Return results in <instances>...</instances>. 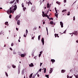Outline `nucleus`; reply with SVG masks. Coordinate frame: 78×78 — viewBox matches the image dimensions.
Here are the masks:
<instances>
[{
	"label": "nucleus",
	"mask_w": 78,
	"mask_h": 78,
	"mask_svg": "<svg viewBox=\"0 0 78 78\" xmlns=\"http://www.w3.org/2000/svg\"><path fill=\"white\" fill-rule=\"evenodd\" d=\"M14 9H12H12H11V8H10V9L7 10V14H9V13H12V14L14 12V11H16L17 9V5H15L14 6Z\"/></svg>",
	"instance_id": "nucleus-1"
},
{
	"label": "nucleus",
	"mask_w": 78,
	"mask_h": 78,
	"mask_svg": "<svg viewBox=\"0 0 78 78\" xmlns=\"http://www.w3.org/2000/svg\"><path fill=\"white\" fill-rule=\"evenodd\" d=\"M73 34H75V35H77L78 34V31H75L74 32H73Z\"/></svg>",
	"instance_id": "nucleus-2"
},
{
	"label": "nucleus",
	"mask_w": 78,
	"mask_h": 78,
	"mask_svg": "<svg viewBox=\"0 0 78 78\" xmlns=\"http://www.w3.org/2000/svg\"><path fill=\"white\" fill-rule=\"evenodd\" d=\"M19 17H20V16L17 15L15 18V19L16 20H18V19H19Z\"/></svg>",
	"instance_id": "nucleus-3"
},
{
	"label": "nucleus",
	"mask_w": 78,
	"mask_h": 78,
	"mask_svg": "<svg viewBox=\"0 0 78 78\" xmlns=\"http://www.w3.org/2000/svg\"><path fill=\"white\" fill-rule=\"evenodd\" d=\"M42 13L43 14V15L44 17H48V16L47 15V14L45 15V13H44V11H42Z\"/></svg>",
	"instance_id": "nucleus-4"
},
{
	"label": "nucleus",
	"mask_w": 78,
	"mask_h": 78,
	"mask_svg": "<svg viewBox=\"0 0 78 78\" xmlns=\"http://www.w3.org/2000/svg\"><path fill=\"white\" fill-rule=\"evenodd\" d=\"M42 42L43 43V45L44 44V37H43L41 39Z\"/></svg>",
	"instance_id": "nucleus-5"
},
{
	"label": "nucleus",
	"mask_w": 78,
	"mask_h": 78,
	"mask_svg": "<svg viewBox=\"0 0 78 78\" xmlns=\"http://www.w3.org/2000/svg\"><path fill=\"white\" fill-rule=\"evenodd\" d=\"M60 25H61V27L63 28V23L62 22H60Z\"/></svg>",
	"instance_id": "nucleus-6"
},
{
	"label": "nucleus",
	"mask_w": 78,
	"mask_h": 78,
	"mask_svg": "<svg viewBox=\"0 0 78 78\" xmlns=\"http://www.w3.org/2000/svg\"><path fill=\"white\" fill-rule=\"evenodd\" d=\"M29 66L30 67H34V65H33V63H31L30 65L29 64Z\"/></svg>",
	"instance_id": "nucleus-7"
},
{
	"label": "nucleus",
	"mask_w": 78,
	"mask_h": 78,
	"mask_svg": "<svg viewBox=\"0 0 78 78\" xmlns=\"http://www.w3.org/2000/svg\"><path fill=\"white\" fill-rule=\"evenodd\" d=\"M34 10H35V8L33 7H32L31 8V10L33 12L34 11Z\"/></svg>",
	"instance_id": "nucleus-8"
},
{
	"label": "nucleus",
	"mask_w": 78,
	"mask_h": 78,
	"mask_svg": "<svg viewBox=\"0 0 78 78\" xmlns=\"http://www.w3.org/2000/svg\"><path fill=\"white\" fill-rule=\"evenodd\" d=\"M51 69L50 70V72H49V73H52V72H53V68H51Z\"/></svg>",
	"instance_id": "nucleus-9"
},
{
	"label": "nucleus",
	"mask_w": 78,
	"mask_h": 78,
	"mask_svg": "<svg viewBox=\"0 0 78 78\" xmlns=\"http://www.w3.org/2000/svg\"><path fill=\"white\" fill-rule=\"evenodd\" d=\"M51 61L53 64V62H55V60L54 59H51Z\"/></svg>",
	"instance_id": "nucleus-10"
},
{
	"label": "nucleus",
	"mask_w": 78,
	"mask_h": 78,
	"mask_svg": "<svg viewBox=\"0 0 78 78\" xmlns=\"http://www.w3.org/2000/svg\"><path fill=\"white\" fill-rule=\"evenodd\" d=\"M15 1H16V0H13V1L10 2L9 3L10 4H11V3H12H12H14V2H15Z\"/></svg>",
	"instance_id": "nucleus-11"
},
{
	"label": "nucleus",
	"mask_w": 78,
	"mask_h": 78,
	"mask_svg": "<svg viewBox=\"0 0 78 78\" xmlns=\"http://www.w3.org/2000/svg\"><path fill=\"white\" fill-rule=\"evenodd\" d=\"M66 72V70H64V69H62L61 70V73H64Z\"/></svg>",
	"instance_id": "nucleus-12"
},
{
	"label": "nucleus",
	"mask_w": 78,
	"mask_h": 78,
	"mask_svg": "<svg viewBox=\"0 0 78 78\" xmlns=\"http://www.w3.org/2000/svg\"><path fill=\"white\" fill-rule=\"evenodd\" d=\"M21 56L23 58H24L25 57V55L23 54H22L21 55Z\"/></svg>",
	"instance_id": "nucleus-13"
},
{
	"label": "nucleus",
	"mask_w": 78,
	"mask_h": 78,
	"mask_svg": "<svg viewBox=\"0 0 78 78\" xmlns=\"http://www.w3.org/2000/svg\"><path fill=\"white\" fill-rule=\"evenodd\" d=\"M17 24L18 25H20V20H18L17 22Z\"/></svg>",
	"instance_id": "nucleus-14"
},
{
	"label": "nucleus",
	"mask_w": 78,
	"mask_h": 78,
	"mask_svg": "<svg viewBox=\"0 0 78 78\" xmlns=\"http://www.w3.org/2000/svg\"><path fill=\"white\" fill-rule=\"evenodd\" d=\"M49 5H50V4H49V3H48L47 4V8H49V7H50Z\"/></svg>",
	"instance_id": "nucleus-15"
},
{
	"label": "nucleus",
	"mask_w": 78,
	"mask_h": 78,
	"mask_svg": "<svg viewBox=\"0 0 78 78\" xmlns=\"http://www.w3.org/2000/svg\"><path fill=\"white\" fill-rule=\"evenodd\" d=\"M37 73L35 74L34 75L32 78H34V77H35V76H36V75H37Z\"/></svg>",
	"instance_id": "nucleus-16"
},
{
	"label": "nucleus",
	"mask_w": 78,
	"mask_h": 78,
	"mask_svg": "<svg viewBox=\"0 0 78 78\" xmlns=\"http://www.w3.org/2000/svg\"><path fill=\"white\" fill-rule=\"evenodd\" d=\"M33 75V73L31 74L29 76V78H31L32 77V76Z\"/></svg>",
	"instance_id": "nucleus-17"
},
{
	"label": "nucleus",
	"mask_w": 78,
	"mask_h": 78,
	"mask_svg": "<svg viewBox=\"0 0 78 78\" xmlns=\"http://www.w3.org/2000/svg\"><path fill=\"white\" fill-rule=\"evenodd\" d=\"M50 23L51 24V25H53V21L50 22Z\"/></svg>",
	"instance_id": "nucleus-18"
},
{
	"label": "nucleus",
	"mask_w": 78,
	"mask_h": 78,
	"mask_svg": "<svg viewBox=\"0 0 78 78\" xmlns=\"http://www.w3.org/2000/svg\"><path fill=\"white\" fill-rule=\"evenodd\" d=\"M74 76H75L76 78H78V75H74Z\"/></svg>",
	"instance_id": "nucleus-19"
},
{
	"label": "nucleus",
	"mask_w": 78,
	"mask_h": 78,
	"mask_svg": "<svg viewBox=\"0 0 78 78\" xmlns=\"http://www.w3.org/2000/svg\"><path fill=\"white\" fill-rule=\"evenodd\" d=\"M67 11V10L64 9L62 11V12H65V11Z\"/></svg>",
	"instance_id": "nucleus-20"
},
{
	"label": "nucleus",
	"mask_w": 78,
	"mask_h": 78,
	"mask_svg": "<svg viewBox=\"0 0 78 78\" xmlns=\"http://www.w3.org/2000/svg\"><path fill=\"white\" fill-rule=\"evenodd\" d=\"M27 9V8L26 7H23V9L24 11H25V9Z\"/></svg>",
	"instance_id": "nucleus-21"
},
{
	"label": "nucleus",
	"mask_w": 78,
	"mask_h": 78,
	"mask_svg": "<svg viewBox=\"0 0 78 78\" xmlns=\"http://www.w3.org/2000/svg\"><path fill=\"white\" fill-rule=\"evenodd\" d=\"M5 75L6 76H7L8 77V73L7 72H5Z\"/></svg>",
	"instance_id": "nucleus-22"
},
{
	"label": "nucleus",
	"mask_w": 78,
	"mask_h": 78,
	"mask_svg": "<svg viewBox=\"0 0 78 78\" xmlns=\"http://www.w3.org/2000/svg\"><path fill=\"white\" fill-rule=\"evenodd\" d=\"M12 67L13 68H16V66L14 65H12Z\"/></svg>",
	"instance_id": "nucleus-23"
},
{
	"label": "nucleus",
	"mask_w": 78,
	"mask_h": 78,
	"mask_svg": "<svg viewBox=\"0 0 78 78\" xmlns=\"http://www.w3.org/2000/svg\"><path fill=\"white\" fill-rule=\"evenodd\" d=\"M45 76H46V77H47V78H49V76H48V75H46Z\"/></svg>",
	"instance_id": "nucleus-24"
},
{
	"label": "nucleus",
	"mask_w": 78,
	"mask_h": 78,
	"mask_svg": "<svg viewBox=\"0 0 78 78\" xmlns=\"http://www.w3.org/2000/svg\"><path fill=\"white\" fill-rule=\"evenodd\" d=\"M28 3H29V4H30L31 5H32V3L30 1H29V2H28Z\"/></svg>",
	"instance_id": "nucleus-25"
},
{
	"label": "nucleus",
	"mask_w": 78,
	"mask_h": 78,
	"mask_svg": "<svg viewBox=\"0 0 78 78\" xmlns=\"http://www.w3.org/2000/svg\"><path fill=\"white\" fill-rule=\"evenodd\" d=\"M40 38H41V36L40 35H39L38 37V39L39 41L40 40Z\"/></svg>",
	"instance_id": "nucleus-26"
},
{
	"label": "nucleus",
	"mask_w": 78,
	"mask_h": 78,
	"mask_svg": "<svg viewBox=\"0 0 78 78\" xmlns=\"http://www.w3.org/2000/svg\"><path fill=\"white\" fill-rule=\"evenodd\" d=\"M46 30L47 33L48 35V29L47 28V27H46Z\"/></svg>",
	"instance_id": "nucleus-27"
},
{
	"label": "nucleus",
	"mask_w": 78,
	"mask_h": 78,
	"mask_svg": "<svg viewBox=\"0 0 78 78\" xmlns=\"http://www.w3.org/2000/svg\"><path fill=\"white\" fill-rule=\"evenodd\" d=\"M8 22H6L5 23V24L6 25H8Z\"/></svg>",
	"instance_id": "nucleus-28"
},
{
	"label": "nucleus",
	"mask_w": 78,
	"mask_h": 78,
	"mask_svg": "<svg viewBox=\"0 0 78 78\" xmlns=\"http://www.w3.org/2000/svg\"><path fill=\"white\" fill-rule=\"evenodd\" d=\"M24 4L23 3H22V6L23 8V7H24Z\"/></svg>",
	"instance_id": "nucleus-29"
},
{
	"label": "nucleus",
	"mask_w": 78,
	"mask_h": 78,
	"mask_svg": "<svg viewBox=\"0 0 78 78\" xmlns=\"http://www.w3.org/2000/svg\"><path fill=\"white\" fill-rule=\"evenodd\" d=\"M44 73H46V68H45L44 70Z\"/></svg>",
	"instance_id": "nucleus-30"
},
{
	"label": "nucleus",
	"mask_w": 78,
	"mask_h": 78,
	"mask_svg": "<svg viewBox=\"0 0 78 78\" xmlns=\"http://www.w3.org/2000/svg\"><path fill=\"white\" fill-rule=\"evenodd\" d=\"M66 30L64 32H63V33H62V34H63V33H66Z\"/></svg>",
	"instance_id": "nucleus-31"
},
{
	"label": "nucleus",
	"mask_w": 78,
	"mask_h": 78,
	"mask_svg": "<svg viewBox=\"0 0 78 78\" xmlns=\"http://www.w3.org/2000/svg\"><path fill=\"white\" fill-rule=\"evenodd\" d=\"M11 17H12V15H10L9 16V18H10V19H11Z\"/></svg>",
	"instance_id": "nucleus-32"
},
{
	"label": "nucleus",
	"mask_w": 78,
	"mask_h": 78,
	"mask_svg": "<svg viewBox=\"0 0 78 78\" xmlns=\"http://www.w3.org/2000/svg\"><path fill=\"white\" fill-rule=\"evenodd\" d=\"M55 16H56V17L58 18V14H57L56 13L55 14Z\"/></svg>",
	"instance_id": "nucleus-33"
},
{
	"label": "nucleus",
	"mask_w": 78,
	"mask_h": 78,
	"mask_svg": "<svg viewBox=\"0 0 78 78\" xmlns=\"http://www.w3.org/2000/svg\"><path fill=\"white\" fill-rule=\"evenodd\" d=\"M57 34H55V37H57Z\"/></svg>",
	"instance_id": "nucleus-34"
},
{
	"label": "nucleus",
	"mask_w": 78,
	"mask_h": 78,
	"mask_svg": "<svg viewBox=\"0 0 78 78\" xmlns=\"http://www.w3.org/2000/svg\"><path fill=\"white\" fill-rule=\"evenodd\" d=\"M18 74H19V73H20V69H18Z\"/></svg>",
	"instance_id": "nucleus-35"
},
{
	"label": "nucleus",
	"mask_w": 78,
	"mask_h": 78,
	"mask_svg": "<svg viewBox=\"0 0 78 78\" xmlns=\"http://www.w3.org/2000/svg\"><path fill=\"white\" fill-rule=\"evenodd\" d=\"M67 16H70V12H68V13L67 14Z\"/></svg>",
	"instance_id": "nucleus-36"
},
{
	"label": "nucleus",
	"mask_w": 78,
	"mask_h": 78,
	"mask_svg": "<svg viewBox=\"0 0 78 78\" xmlns=\"http://www.w3.org/2000/svg\"><path fill=\"white\" fill-rule=\"evenodd\" d=\"M36 29H37V28H36V27H35L34 28L33 30H36Z\"/></svg>",
	"instance_id": "nucleus-37"
},
{
	"label": "nucleus",
	"mask_w": 78,
	"mask_h": 78,
	"mask_svg": "<svg viewBox=\"0 0 78 78\" xmlns=\"http://www.w3.org/2000/svg\"><path fill=\"white\" fill-rule=\"evenodd\" d=\"M13 45H14V44H13V43H12L11 44V46H12V47Z\"/></svg>",
	"instance_id": "nucleus-38"
},
{
	"label": "nucleus",
	"mask_w": 78,
	"mask_h": 78,
	"mask_svg": "<svg viewBox=\"0 0 78 78\" xmlns=\"http://www.w3.org/2000/svg\"><path fill=\"white\" fill-rule=\"evenodd\" d=\"M73 20H75V16L73 17Z\"/></svg>",
	"instance_id": "nucleus-39"
},
{
	"label": "nucleus",
	"mask_w": 78,
	"mask_h": 78,
	"mask_svg": "<svg viewBox=\"0 0 78 78\" xmlns=\"http://www.w3.org/2000/svg\"><path fill=\"white\" fill-rule=\"evenodd\" d=\"M41 56V54H39V55H38V56H39V58H40Z\"/></svg>",
	"instance_id": "nucleus-40"
},
{
	"label": "nucleus",
	"mask_w": 78,
	"mask_h": 78,
	"mask_svg": "<svg viewBox=\"0 0 78 78\" xmlns=\"http://www.w3.org/2000/svg\"><path fill=\"white\" fill-rule=\"evenodd\" d=\"M40 54L41 55V54H42V51L40 52Z\"/></svg>",
	"instance_id": "nucleus-41"
},
{
	"label": "nucleus",
	"mask_w": 78,
	"mask_h": 78,
	"mask_svg": "<svg viewBox=\"0 0 78 78\" xmlns=\"http://www.w3.org/2000/svg\"><path fill=\"white\" fill-rule=\"evenodd\" d=\"M58 5H61V2H58Z\"/></svg>",
	"instance_id": "nucleus-42"
},
{
	"label": "nucleus",
	"mask_w": 78,
	"mask_h": 78,
	"mask_svg": "<svg viewBox=\"0 0 78 78\" xmlns=\"http://www.w3.org/2000/svg\"><path fill=\"white\" fill-rule=\"evenodd\" d=\"M42 63H40V66L41 67V66H42Z\"/></svg>",
	"instance_id": "nucleus-43"
},
{
	"label": "nucleus",
	"mask_w": 78,
	"mask_h": 78,
	"mask_svg": "<svg viewBox=\"0 0 78 78\" xmlns=\"http://www.w3.org/2000/svg\"><path fill=\"white\" fill-rule=\"evenodd\" d=\"M64 3H66V0H64Z\"/></svg>",
	"instance_id": "nucleus-44"
},
{
	"label": "nucleus",
	"mask_w": 78,
	"mask_h": 78,
	"mask_svg": "<svg viewBox=\"0 0 78 78\" xmlns=\"http://www.w3.org/2000/svg\"><path fill=\"white\" fill-rule=\"evenodd\" d=\"M16 1L17 2V3H18L19 2V0H16Z\"/></svg>",
	"instance_id": "nucleus-45"
},
{
	"label": "nucleus",
	"mask_w": 78,
	"mask_h": 78,
	"mask_svg": "<svg viewBox=\"0 0 78 78\" xmlns=\"http://www.w3.org/2000/svg\"><path fill=\"white\" fill-rule=\"evenodd\" d=\"M26 33L27 34L28 33V30H26Z\"/></svg>",
	"instance_id": "nucleus-46"
},
{
	"label": "nucleus",
	"mask_w": 78,
	"mask_h": 78,
	"mask_svg": "<svg viewBox=\"0 0 78 78\" xmlns=\"http://www.w3.org/2000/svg\"><path fill=\"white\" fill-rule=\"evenodd\" d=\"M45 21H44L43 22V25H44V24H45Z\"/></svg>",
	"instance_id": "nucleus-47"
},
{
	"label": "nucleus",
	"mask_w": 78,
	"mask_h": 78,
	"mask_svg": "<svg viewBox=\"0 0 78 78\" xmlns=\"http://www.w3.org/2000/svg\"><path fill=\"white\" fill-rule=\"evenodd\" d=\"M32 56L33 57L34 56V53H33L32 54Z\"/></svg>",
	"instance_id": "nucleus-48"
},
{
	"label": "nucleus",
	"mask_w": 78,
	"mask_h": 78,
	"mask_svg": "<svg viewBox=\"0 0 78 78\" xmlns=\"http://www.w3.org/2000/svg\"><path fill=\"white\" fill-rule=\"evenodd\" d=\"M10 50H12V49L11 48H10Z\"/></svg>",
	"instance_id": "nucleus-49"
},
{
	"label": "nucleus",
	"mask_w": 78,
	"mask_h": 78,
	"mask_svg": "<svg viewBox=\"0 0 78 78\" xmlns=\"http://www.w3.org/2000/svg\"><path fill=\"white\" fill-rule=\"evenodd\" d=\"M26 36H27V35H24V37H26Z\"/></svg>",
	"instance_id": "nucleus-50"
},
{
	"label": "nucleus",
	"mask_w": 78,
	"mask_h": 78,
	"mask_svg": "<svg viewBox=\"0 0 78 78\" xmlns=\"http://www.w3.org/2000/svg\"><path fill=\"white\" fill-rule=\"evenodd\" d=\"M49 12V11L48 10L47 12V14H48V12Z\"/></svg>",
	"instance_id": "nucleus-51"
},
{
	"label": "nucleus",
	"mask_w": 78,
	"mask_h": 78,
	"mask_svg": "<svg viewBox=\"0 0 78 78\" xmlns=\"http://www.w3.org/2000/svg\"><path fill=\"white\" fill-rule=\"evenodd\" d=\"M16 30H17V31H18V30H19V29H18L17 28H16Z\"/></svg>",
	"instance_id": "nucleus-52"
},
{
	"label": "nucleus",
	"mask_w": 78,
	"mask_h": 78,
	"mask_svg": "<svg viewBox=\"0 0 78 78\" xmlns=\"http://www.w3.org/2000/svg\"><path fill=\"white\" fill-rule=\"evenodd\" d=\"M16 3H17V2L16 1L14 4L15 5H16Z\"/></svg>",
	"instance_id": "nucleus-53"
},
{
	"label": "nucleus",
	"mask_w": 78,
	"mask_h": 78,
	"mask_svg": "<svg viewBox=\"0 0 78 78\" xmlns=\"http://www.w3.org/2000/svg\"><path fill=\"white\" fill-rule=\"evenodd\" d=\"M39 71H40V72H41V69H39Z\"/></svg>",
	"instance_id": "nucleus-54"
},
{
	"label": "nucleus",
	"mask_w": 78,
	"mask_h": 78,
	"mask_svg": "<svg viewBox=\"0 0 78 78\" xmlns=\"http://www.w3.org/2000/svg\"><path fill=\"white\" fill-rule=\"evenodd\" d=\"M55 11L57 10H56V7H55Z\"/></svg>",
	"instance_id": "nucleus-55"
},
{
	"label": "nucleus",
	"mask_w": 78,
	"mask_h": 78,
	"mask_svg": "<svg viewBox=\"0 0 78 78\" xmlns=\"http://www.w3.org/2000/svg\"><path fill=\"white\" fill-rule=\"evenodd\" d=\"M57 37H59V36H58V34H57Z\"/></svg>",
	"instance_id": "nucleus-56"
},
{
	"label": "nucleus",
	"mask_w": 78,
	"mask_h": 78,
	"mask_svg": "<svg viewBox=\"0 0 78 78\" xmlns=\"http://www.w3.org/2000/svg\"><path fill=\"white\" fill-rule=\"evenodd\" d=\"M69 75H67V78H69Z\"/></svg>",
	"instance_id": "nucleus-57"
},
{
	"label": "nucleus",
	"mask_w": 78,
	"mask_h": 78,
	"mask_svg": "<svg viewBox=\"0 0 78 78\" xmlns=\"http://www.w3.org/2000/svg\"><path fill=\"white\" fill-rule=\"evenodd\" d=\"M51 20H53V18H51Z\"/></svg>",
	"instance_id": "nucleus-58"
},
{
	"label": "nucleus",
	"mask_w": 78,
	"mask_h": 78,
	"mask_svg": "<svg viewBox=\"0 0 78 78\" xmlns=\"http://www.w3.org/2000/svg\"><path fill=\"white\" fill-rule=\"evenodd\" d=\"M37 76H38V77H39V74H37Z\"/></svg>",
	"instance_id": "nucleus-59"
},
{
	"label": "nucleus",
	"mask_w": 78,
	"mask_h": 78,
	"mask_svg": "<svg viewBox=\"0 0 78 78\" xmlns=\"http://www.w3.org/2000/svg\"><path fill=\"white\" fill-rule=\"evenodd\" d=\"M56 13H58V11L57 10H55Z\"/></svg>",
	"instance_id": "nucleus-60"
},
{
	"label": "nucleus",
	"mask_w": 78,
	"mask_h": 78,
	"mask_svg": "<svg viewBox=\"0 0 78 78\" xmlns=\"http://www.w3.org/2000/svg\"><path fill=\"white\" fill-rule=\"evenodd\" d=\"M18 41H19V42H20V39H19L18 40Z\"/></svg>",
	"instance_id": "nucleus-61"
},
{
	"label": "nucleus",
	"mask_w": 78,
	"mask_h": 78,
	"mask_svg": "<svg viewBox=\"0 0 78 78\" xmlns=\"http://www.w3.org/2000/svg\"><path fill=\"white\" fill-rule=\"evenodd\" d=\"M58 2H58V1L56 2V3H57V4H58Z\"/></svg>",
	"instance_id": "nucleus-62"
},
{
	"label": "nucleus",
	"mask_w": 78,
	"mask_h": 78,
	"mask_svg": "<svg viewBox=\"0 0 78 78\" xmlns=\"http://www.w3.org/2000/svg\"><path fill=\"white\" fill-rule=\"evenodd\" d=\"M76 42H77V43H78V41L76 40Z\"/></svg>",
	"instance_id": "nucleus-63"
},
{
	"label": "nucleus",
	"mask_w": 78,
	"mask_h": 78,
	"mask_svg": "<svg viewBox=\"0 0 78 78\" xmlns=\"http://www.w3.org/2000/svg\"><path fill=\"white\" fill-rule=\"evenodd\" d=\"M39 28H41V26H39Z\"/></svg>",
	"instance_id": "nucleus-64"
}]
</instances>
